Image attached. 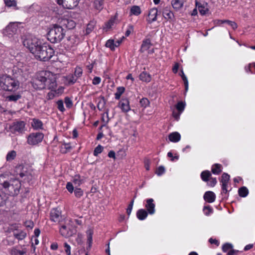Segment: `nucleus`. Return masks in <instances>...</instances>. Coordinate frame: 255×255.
<instances>
[{
    "label": "nucleus",
    "instance_id": "f257e3e1",
    "mask_svg": "<svg viewBox=\"0 0 255 255\" xmlns=\"http://www.w3.org/2000/svg\"><path fill=\"white\" fill-rule=\"evenodd\" d=\"M23 45L40 61H48L54 55V50L49 44L42 43L36 37L27 38L23 41Z\"/></svg>",
    "mask_w": 255,
    "mask_h": 255
},
{
    "label": "nucleus",
    "instance_id": "f03ea898",
    "mask_svg": "<svg viewBox=\"0 0 255 255\" xmlns=\"http://www.w3.org/2000/svg\"><path fill=\"white\" fill-rule=\"evenodd\" d=\"M34 89L41 90L48 89L52 91L55 90L57 87L55 77L49 71L42 72L31 82Z\"/></svg>",
    "mask_w": 255,
    "mask_h": 255
},
{
    "label": "nucleus",
    "instance_id": "7ed1b4c3",
    "mask_svg": "<svg viewBox=\"0 0 255 255\" xmlns=\"http://www.w3.org/2000/svg\"><path fill=\"white\" fill-rule=\"evenodd\" d=\"M0 185H2L5 192L9 196H17L20 191L21 184L20 181L16 178L8 179L6 175H0Z\"/></svg>",
    "mask_w": 255,
    "mask_h": 255
},
{
    "label": "nucleus",
    "instance_id": "20e7f679",
    "mask_svg": "<svg viewBox=\"0 0 255 255\" xmlns=\"http://www.w3.org/2000/svg\"><path fill=\"white\" fill-rule=\"evenodd\" d=\"M65 35V31L62 26L55 24L47 33V39L52 43L60 42Z\"/></svg>",
    "mask_w": 255,
    "mask_h": 255
},
{
    "label": "nucleus",
    "instance_id": "39448f33",
    "mask_svg": "<svg viewBox=\"0 0 255 255\" xmlns=\"http://www.w3.org/2000/svg\"><path fill=\"white\" fill-rule=\"evenodd\" d=\"M14 173L16 175H19L23 179L24 182H27L29 184L32 180V171L27 166L23 165H17L14 169Z\"/></svg>",
    "mask_w": 255,
    "mask_h": 255
},
{
    "label": "nucleus",
    "instance_id": "423d86ee",
    "mask_svg": "<svg viewBox=\"0 0 255 255\" xmlns=\"http://www.w3.org/2000/svg\"><path fill=\"white\" fill-rule=\"evenodd\" d=\"M0 85L5 91H14L19 88V82L9 76H5L0 80Z\"/></svg>",
    "mask_w": 255,
    "mask_h": 255
},
{
    "label": "nucleus",
    "instance_id": "0eeeda50",
    "mask_svg": "<svg viewBox=\"0 0 255 255\" xmlns=\"http://www.w3.org/2000/svg\"><path fill=\"white\" fill-rule=\"evenodd\" d=\"M25 123L22 121H15L8 127L7 131L15 135L23 134L25 131Z\"/></svg>",
    "mask_w": 255,
    "mask_h": 255
},
{
    "label": "nucleus",
    "instance_id": "6e6552de",
    "mask_svg": "<svg viewBox=\"0 0 255 255\" xmlns=\"http://www.w3.org/2000/svg\"><path fill=\"white\" fill-rule=\"evenodd\" d=\"M44 138V134L40 132H32L27 136V142L30 145H35L40 143Z\"/></svg>",
    "mask_w": 255,
    "mask_h": 255
},
{
    "label": "nucleus",
    "instance_id": "1a4fd4ad",
    "mask_svg": "<svg viewBox=\"0 0 255 255\" xmlns=\"http://www.w3.org/2000/svg\"><path fill=\"white\" fill-rule=\"evenodd\" d=\"M59 232L63 237L68 238L75 234L76 230L69 224H68L62 225L59 229Z\"/></svg>",
    "mask_w": 255,
    "mask_h": 255
},
{
    "label": "nucleus",
    "instance_id": "9d476101",
    "mask_svg": "<svg viewBox=\"0 0 255 255\" xmlns=\"http://www.w3.org/2000/svg\"><path fill=\"white\" fill-rule=\"evenodd\" d=\"M57 3L67 9H73L78 4L79 0H56Z\"/></svg>",
    "mask_w": 255,
    "mask_h": 255
},
{
    "label": "nucleus",
    "instance_id": "9b49d317",
    "mask_svg": "<svg viewBox=\"0 0 255 255\" xmlns=\"http://www.w3.org/2000/svg\"><path fill=\"white\" fill-rule=\"evenodd\" d=\"M145 201V207L146 211L149 215L154 214L155 212V204L154 203V200L152 198H149L146 199Z\"/></svg>",
    "mask_w": 255,
    "mask_h": 255
},
{
    "label": "nucleus",
    "instance_id": "f8f14e48",
    "mask_svg": "<svg viewBox=\"0 0 255 255\" xmlns=\"http://www.w3.org/2000/svg\"><path fill=\"white\" fill-rule=\"evenodd\" d=\"M61 211L57 208H53L50 211V220L54 222H59L61 219Z\"/></svg>",
    "mask_w": 255,
    "mask_h": 255
},
{
    "label": "nucleus",
    "instance_id": "ddd939ff",
    "mask_svg": "<svg viewBox=\"0 0 255 255\" xmlns=\"http://www.w3.org/2000/svg\"><path fill=\"white\" fill-rule=\"evenodd\" d=\"M118 106L124 113H127L130 110L129 102L127 98H122L119 102Z\"/></svg>",
    "mask_w": 255,
    "mask_h": 255
},
{
    "label": "nucleus",
    "instance_id": "4468645a",
    "mask_svg": "<svg viewBox=\"0 0 255 255\" xmlns=\"http://www.w3.org/2000/svg\"><path fill=\"white\" fill-rule=\"evenodd\" d=\"M162 14L163 17L167 20L170 21L173 20V18L174 17V13L171 10V7L166 6L164 8Z\"/></svg>",
    "mask_w": 255,
    "mask_h": 255
},
{
    "label": "nucleus",
    "instance_id": "2eb2a0df",
    "mask_svg": "<svg viewBox=\"0 0 255 255\" xmlns=\"http://www.w3.org/2000/svg\"><path fill=\"white\" fill-rule=\"evenodd\" d=\"M158 10L156 8H151L148 13L147 21L148 23H151L152 22L157 20V15Z\"/></svg>",
    "mask_w": 255,
    "mask_h": 255
},
{
    "label": "nucleus",
    "instance_id": "dca6fc26",
    "mask_svg": "<svg viewBox=\"0 0 255 255\" xmlns=\"http://www.w3.org/2000/svg\"><path fill=\"white\" fill-rule=\"evenodd\" d=\"M61 23L62 26L65 27L68 29H72L74 28L76 26L75 22L70 19H63Z\"/></svg>",
    "mask_w": 255,
    "mask_h": 255
},
{
    "label": "nucleus",
    "instance_id": "f3484780",
    "mask_svg": "<svg viewBox=\"0 0 255 255\" xmlns=\"http://www.w3.org/2000/svg\"><path fill=\"white\" fill-rule=\"evenodd\" d=\"M5 33L9 35L15 34L17 30V26L14 23H10L5 28Z\"/></svg>",
    "mask_w": 255,
    "mask_h": 255
},
{
    "label": "nucleus",
    "instance_id": "a211bd4d",
    "mask_svg": "<svg viewBox=\"0 0 255 255\" xmlns=\"http://www.w3.org/2000/svg\"><path fill=\"white\" fill-rule=\"evenodd\" d=\"M151 41L150 39L146 38L143 40L139 51L143 53L145 51L149 49L151 46Z\"/></svg>",
    "mask_w": 255,
    "mask_h": 255
},
{
    "label": "nucleus",
    "instance_id": "6ab92c4d",
    "mask_svg": "<svg viewBox=\"0 0 255 255\" xmlns=\"http://www.w3.org/2000/svg\"><path fill=\"white\" fill-rule=\"evenodd\" d=\"M204 200L208 203H213L216 199V195L212 191H207L204 195Z\"/></svg>",
    "mask_w": 255,
    "mask_h": 255
},
{
    "label": "nucleus",
    "instance_id": "aec40b11",
    "mask_svg": "<svg viewBox=\"0 0 255 255\" xmlns=\"http://www.w3.org/2000/svg\"><path fill=\"white\" fill-rule=\"evenodd\" d=\"M43 126V123L40 120L35 118L32 120L31 126L34 129H42Z\"/></svg>",
    "mask_w": 255,
    "mask_h": 255
},
{
    "label": "nucleus",
    "instance_id": "412c9836",
    "mask_svg": "<svg viewBox=\"0 0 255 255\" xmlns=\"http://www.w3.org/2000/svg\"><path fill=\"white\" fill-rule=\"evenodd\" d=\"M105 0H94L93 7L98 11H101L104 7Z\"/></svg>",
    "mask_w": 255,
    "mask_h": 255
},
{
    "label": "nucleus",
    "instance_id": "4be33fe9",
    "mask_svg": "<svg viewBox=\"0 0 255 255\" xmlns=\"http://www.w3.org/2000/svg\"><path fill=\"white\" fill-rule=\"evenodd\" d=\"M185 105V103L182 101L179 102L176 104V110L179 112V114L176 113V121L179 119L180 115L184 111Z\"/></svg>",
    "mask_w": 255,
    "mask_h": 255
},
{
    "label": "nucleus",
    "instance_id": "5701e85b",
    "mask_svg": "<svg viewBox=\"0 0 255 255\" xmlns=\"http://www.w3.org/2000/svg\"><path fill=\"white\" fill-rule=\"evenodd\" d=\"M148 213L143 209H140L136 212V217L139 220H144L147 217Z\"/></svg>",
    "mask_w": 255,
    "mask_h": 255
},
{
    "label": "nucleus",
    "instance_id": "b1692460",
    "mask_svg": "<svg viewBox=\"0 0 255 255\" xmlns=\"http://www.w3.org/2000/svg\"><path fill=\"white\" fill-rule=\"evenodd\" d=\"M65 79V84L67 86H70L74 84L77 80V79L73 74L66 76Z\"/></svg>",
    "mask_w": 255,
    "mask_h": 255
},
{
    "label": "nucleus",
    "instance_id": "393cba45",
    "mask_svg": "<svg viewBox=\"0 0 255 255\" xmlns=\"http://www.w3.org/2000/svg\"><path fill=\"white\" fill-rule=\"evenodd\" d=\"M72 181L76 186H79L84 182V177H81L79 174H76L73 177Z\"/></svg>",
    "mask_w": 255,
    "mask_h": 255
},
{
    "label": "nucleus",
    "instance_id": "a878e982",
    "mask_svg": "<svg viewBox=\"0 0 255 255\" xmlns=\"http://www.w3.org/2000/svg\"><path fill=\"white\" fill-rule=\"evenodd\" d=\"M139 77L140 80L145 82H149L151 80V75L145 71L142 72Z\"/></svg>",
    "mask_w": 255,
    "mask_h": 255
},
{
    "label": "nucleus",
    "instance_id": "bb28decb",
    "mask_svg": "<svg viewBox=\"0 0 255 255\" xmlns=\"http://www.w3.org/2000/svg\"><path fill=\"white\" fill-rule=\"evenodd\" d=\"M21 95L19 93H17L15 94H11L9 96H6V100L8 102H16L19 99H21Z\"/></svg>",
    "mask_w": 255,
    "mask_h": 255
},
{
    "label": "nucleus",
    "instance_id": "cd10ccee",
    "mask_svg": "<svg viewBox=\"0 0 255 255\" xmlns=\"http://www.w3.org/2000/svg\"><path fill=\"white\" fill-rule=\"evenodd\" d=\"M11 255H27V251L26 249L18 250L15 248H13L11 250Z\"/></svg>",
    "mask_w": 255,
    "mask_h": 255
},
{
    "label": "nucleus",
    "instance_id": "c85d7f7f",
    "mask_svg": "<svg viewBox=\"0 0 255 255\" xmlns=\"http://www.w3.org/2000/svg\"><path fill=\"white\" fill-rule=\"evenodd\" d=\"M195 4L196 6H198L199 12L201 15L206 14L207 12L209 11V9L207 8H206L197 0H195Z\"/></svg>",
    "mask_w": 255,
    "mask_h": 255
},
{
    "label": "nucleus",
    "instance_id": "c756f323",
    "mask_svg": "<svg viewBox=\"0 0 255 255\" xmlns=\"http://www.w3.org/2000/svg\"><path fill=\"white\" fill-rule=\"evenodd\" d=\"M211 176V173L208 170L203 171L201 173V178L204 182H208L209 181V179Z\"/></svg>",
    "mask_w": 255,
    "mask_h": 255
},
{
    "label": "nucleus",
    "instance_id": "7c9ffc66",
    "mask_svg": "<svg viewBox=\"0 0 255 255\" xmlns=\"http://www.w3.org/2000/svg\"><path fill=\"white\" fill-rule=\"evenodd\" d=\"M211 171L214 174H219L222 172V165L218 163L214 164L212 166Z\"/></svg>",
    "mask_w": 255,
    "mask_h": 255
},
{
    "label": "nucleus",
    "instance_id": "2f4dec72",
    "mask_svg": "<svg viewBox=\"0 0 255 255\" xmlns=\"http://www.w3.org/2000/svg\"><path fill=\"white\" fill-rule=\"evenodd\" d=\"M141 9L139 6L133 5L131 7L130 10V14L137 16L141 13Z\"/></svg>",
    "mask_w": 255,
    "mask_h": 255
},
{
    "label": "nucleus",
    "instance_id": "473e14b6",
    "mask_svg": "<svg viewBox=\"0 0 255 255\" xmlns=\"http://www.w3.org/2000/svg\"><path fill=\"white\" fill-rule=\"evenodd\" d=\"M125 88L124 87H118L117 88V92L115 94V98L116 100H119L121 95L124 93Z\"/></svg>",
    "mask_w": 255,
    "mask_h": 255
},
{
    "label": "nucleus",
    "instance_id": "72a5a7b5",
    "mask_svg": "<svg viewBox=\"0 0 255 255\" xmlns=\"http://www.w3.org/2000/svg\"><path fill=\"white\" fill-rule=\"evenodd\" d=\"M238 193L240 197H246L249 194V190L246 187L243 186L239 189Z\"/></svg>",
    "mask_w": 255,
    "mask_h": 255
},
{
    "label": "nucleus",
    "instance_id": "f704fd0d",
    "mask_svg": "<svg viewBox=\"0 0 255 255\" xmlns=\"http://www.w3.org/2000/svg\"><path fill=\"white\" fill-rule=\"evenodd\" d=\"M95 26V22L94 21H90L87 25L85 34H90L94 29Z\"/></svg>",
    "mask_w": 255,
    "mask_h": 255
},
{
    "label": "nucleus",
    "instance_id": "c9c22d12",
    "mask_svg": "<svg viewBox=\"0 0 255 255\" xmlns=\"http://www.w3.org/2000/svg\"><path fill=\"white\" fill-rule=\"evenodd\" d=\"M179 75L182 77V79L184 82L185 89L186 91H187L188 88V82L187 77L185 75L183 71L181 70L179 73Z\"/></svg>",
    "mask_w": 255,
    "mask_h": 255
},
{
    "label": "nucleus",
    "instance_id": "e433bc0d",
    "mask_svg": "<svg viewBox=\"0 0 255 255\" xmlns=\"http://www.w3.org/2000/svg\"><path fill=\"white\" fill-rule=\"evenodd\" d=\"M68 40L71 41L72 45H77L80 42V38L76 35H73L68 38Z\"/></svg>",
    "mask_w": 255,
    "mask_h": 255
},
{
    "label": "nucleus",
    "instance_id": "4c0bfd02",
    "mask_svg": "<svg viewBox=\"0 0 255 255\" xmlns=\"http://www.w3.org/2000/svg\"><path fill=\"white\" fill-rule=\"evenodd\" d=\"M106 101L104 97H102L101 100L98 102L97 108L99 111H102L106 105Z\"/></svg>",
    "mask_w": 255,
    "mask_h": 255
},
{
    "label": "nucleus",
    "instance_id": "58836bf2",
    "mask_svg": "<svg viewBox=\"0 0 255 255\" xmlns=\"http://www.w3.org/2000/svg\"><path fill=\"white\" fill-rule=\"evenodd\" d=\"M16 155V151L14 150H11L7 153L6 156V159L8 161H11L15 158Z\"/></svg>",
    "mask_w": 255,
    "mask_h": 255
},
{
    "label": "nucleus",
    "instance_id": "ea45409f",
    "mask_svg": "<svg viewBox=\"0 0 255 255\" xmlns=\"http://www.w3.org/2000/svg\"><path fill=\"white\" fill-rule=\"evenodd\" d=\"M13 235L14 237L18 240H22L26 237V234L23 231H20L18 233H14Z\"/></svg>",
    "mask_w": 255,
    "mask_h": 255
},
{
    "label": "nucleus",
    "instance_id": "a19ab883",
    "mask_svg": "<svg viewBox=\"0 0 255 255\" xmlns=\"http://www.w3.org/2000/svg\"><path fill=\"white\" fill-rule=\"evenodd\" d=\"M105 46L107 47L110 48L111 50H114L116 48L115 47V41L113 39H109L107 40Z\"/></svg>",
    "mask_w": 255,
    "mask_h": 255
},
{
    "label": "nucleus",
    "instance_id": "79ce46f5",
    "mask_svg": "<svg viewBox=\"0 0 255 255\" xmlns=\"http://www.w3.org/2000/svg\"><path fill=\"white\" fill-rule=\"evenodd\" d=\"M83 73V71L81 68L79 67H77L75 69L74 74H73L75 76V77L78 79V78L81 77Z\"/></svg>",
    "mask_w": 255,
    "mask_h": 255
},
{
    "label": "nucleus",
    "instance_id": "37998d69",
    "mask_svg": "<svg viewBox=\"0 0 255 255\" xmlns=\"http://www.w3.org/2000/svg\"><path fill=\"white\" fill-rule=\"evenodd\" d=\"M104 149V147L101 145H98L94 149L93 154L95 156H97L99 154L101 153Z\"/></svg>",
    "mask_w": 255,
    "mask_h": 255
},
{
    "label": "nucleus",
    "instance_id": "c03bdc74",
    "mask_svg": "<svg viewBox=\"0 0 255 255\" xmlns=\"http://www.w3.org/2000/svg\"><path fill=\"white\" fill-rule=\"evenodd\" d=\"M203 210L206 216H209L213 211V209L209 205L204 206Z\"/></svg>",
    "mask_w": 255,
    "mask_h": 255
},
{
    "label": "nucleus",
    "instance_id": "a18cd8bd",
    "mask_svg": "<svg viewBox=\"0 0 255 255\" xmlns=\"http://www.w3.org/2000/svg\"><path fill=\"white\" fill-rule=\"evenodd\" d=\"M140 104L141 107L146 108L149 105V100L146 98H143L140 100Z\"/></svg>",
    "mask_w": 255,
    "mask_h": 255
},
{
    "label": "nucleus",
    "instance_id": "49530a36",
    "mask_svg": "<svg viewBox=\"0 0 255 255\" xmlns=\"http://www.w3.org/2000/svg\"><path fill=\"white\" fill-rule=\"evenodd\" d=\"M74 194L77 198H80L83 195V191L81 188H75L74 190Z\"/></svg>",
    "mask_w": 255,
    "mask_h": 255
},
{
    "label": "nucleus",
    "instance_id": "de8ad7c7",
    "mask_svg": "<svg viewBox=\"0 0 255 255\" xmlns=\"http://www.w3.org/2000/svg\"><path fill=\"white\" fill-rule=\"evenodd\" d=\"M56 103L58 109L61 112H64L65 109L64 107L63 101L62 100H58Z\"/></svg>",
    "mask_w": 255,
    "mask_h": 255
},
{
    "label": "nucleus",
    "instance_id": "09e8293b",
    "mask_svg": "<svg viewBox=\"0 0 255 255\" xmlns=\"http://www.w3.org/2000/svg\"><path fill=\"white\" fill-rule=\"evenodd\" d=\"M233 245L230 243H226L222 246V250L224 252H227L233 248Z\"/></svg>",
    "mask_w": 255,
    "mask_h": 255
},
{
    "label": "nucleus",
    "instance_id": "8fccbe9b",
    "mask_svg": "<svg viewBox=\"0 0 255 255\" xmlns=\"http://www.w3.org/2000/svg\"><path fill=\"white\" fill-rule=\"evenodd\" d=\"M64 102L66 107L68 108H71L73 106V102L71 99L68 97L65 98Z\"/></svg>",
    "mask_w": 255,
    "mask_h": 255
},
{
    "label": "nucleus",
    "instance_id": "3c124183",
    "mask_svg": "<svg viewBox=\"0 0 255 255\" xmlns=\"http://www.w3.org/2000/svg\"><path fill=\"white\" fill-rule=\"evenodd\" d=\"M230 175L226 173H224L222 176L221 179V182H227L228 183L230 180Z\"/></svg>",
    "mask_w": 255,
    "mask_h": 255
},
{
    "label": "nucleus",
    "instance_id": "603ef678",
    "mask_svg": "<svg viewBox=\"0 0 255 255\" xmlns=\"http://www.w3.org/2000/svg\"><path fill=\"white\" fill-rule=\"evenodd\" d=\"M64 145V150H63V147H61L60 151L63 153H66L68 151L71 149L72 147L70 146V143H65Z\"/></svg>",
    "mask_w": 255,
    "mask_h": 255
},
{
    "label": "nucleus",
    "instance_id": "864d4df0",
    "mask_svg": "<svg viewBox=\"0 0 255 255\" xmlns=\"http://www.w3.org/2000/svg\"><path fill=\"white\" fill-rule=\"evenodd\" d=\"M5 5L8 7L15 6L16 5V2L14 0H4Z\"/></svg>",
    "mask_w": 255,
    "mask_h": 255
},
{
    "label": "nucleus",
    "instance_id": "5fc2aeb1",
    "mask_svg": "<svg viewBox=\"0 0 255 255\" xmlns=\"http://www.w3.org/2000/svg\"><path fill=\"white\" fill-rule=\"evenodd\" d=\"M165 172V168L163 166H159L155 172V173L158 176H161Z\"/></svg>",
    "mask_w": 255,
    "mask_h": 255
},
{
    "label": "nucleus",
    "instance_id": "6e6d98bb",
    "mask_svg": "<svg viewBox=\"0 0 255 255\" xmlns=\"http://www.w3.org/2000/svg\"><path fill=\"white\" fill-rule=\"evenodd\" d=\"M64 248L65 253L67 255H71V247L69 245H68L67 243H64Z\"/></svg>",
    "mask_w": 255,
    "mask_h": 255
},
{
    "label": "nucleus",
    "instance_id": "4d7b16f0",
    "mask_svg": "<svg viewBox=\"0 0 255 255\" xmlns=\"http://www.w3.org/2000/svg\"><path fill=\"white\" fill-rule=\"evenodd\" d=\"M133 203L134 199H132L127 209V213L128 216H129L131 212L133 205Z\"/></svg>",
    "mask_w": 255,
    "mask_h": 255
},
{
    "label": "nucleus",
    "instance_id": "13d9d810",
    "mask_svg": "<svg viewBox=\"0 0 255 255\" xmlns=\"http://www.w3.org/2000/svg\"><path fill=\"white\" fill-rule=\"evenodd\" d=\"M209 182L208 183V185L211 187H214L217 184V180L216 178L212 177V176L210 178Z\"/></svg>",
    "mask_w": 255,
    "mask_h": 255
},
{
    "label": "nucleus",
    "instance_id": "bf43d9fd",
    "mask_svg": "<svg viewBox=\"0 0 255 255\" xmlns=\"http://www.w3.org/2000/svg\"><path fill=\"white\" fill-rule=\"evenodd\" d=\"M225 23L230 25L234 30L237 28L238 25L237 23L234 21H232L229 20H225Z\"/></svg>",
    "mask_w": 255,
    "mask_h": 255
},
{
    "label": "nucleus",
    "instance_id": "052dcab7",
    "mask_svg": "<svg viewBox=\"0 0 255 255\" xmlns=\"http://www.w3.org/2000/svg\"><path fill=\"white\" fill-rule=\"evenodd\" d=\"M66 188L70 193H73V192L74 191L73 185L72 183L70 182L67 183Z\"/></svg>",
    "mask_w": 255,
    "mask_h": 255
},
{
    "label": "nucleus",
    "instance_id": "680f3d73",
    "mask_svg": "<svg viewBox=\"0 0 255 255\" xmlns=\"http://www.w3.org/2000/svg\"><path fill=\"white\" fill-rule=\"evenodd\" d=\"M5 201V195L2 193L0 192V207L4 204Z\"/></svg>",
    "mask_w": 255,
    "mask_h": 255
},
{
    "label": "nucleus",
    "instance_id": "e2e57ef3",
    "mask_svg": "<svg viewBox=\"0 0 255 255\" xmlns=\"http://www.w3.org/2000/svg\"><path fill=\"white\" fill-rule=\"evenodd\" d=\"M101 79L99 77H95L92 81V84L95 85H98L100 83Z\"/></svg>",
    "mask_w": 255,
    "mask_h": 255
},
{
    "label": "nucleus",
    "instance_id": "0e129e2a",
    "mask_svg": "<svg viewBox=\"0 0 255 255\" xmlns=\"http://www.w3.org/2000/svg\"><path fill=\"white\" fill-rule=\"evenodd\" d=\"M108 112H109V110H107V111L105 113V114H106V116H107V120L106 121H105V120H104V118L103 117L102 118V121L103 122H105L106 124H104V125H102L101 126V127L100 128V129H102L103 127L106 126V124H107L109 122V121L110 120V119H109V116H108Z\"/></svg>",
    "mask_w": 255,
    "mask_h": 255
},
{
    "label": "nucleus",
    "instance_id": "69168bd1",
    "mask_svg": "<svg viewBox=\"0 0 255 255\" xmlns=\"http://www.w3.org/2000/svg\"><path fill=\"white\" fill-rule=\"evenodd\" d=\"M169 139L173 142H175V132H173L169 135Z\"/></svg>",
    "mask_w": 255,
    "mask_h": 255
},
{
    "label": "nucleus",
    "instance_id": "338daca9",
    "mask_svg": "<svg viewBox=\"0 0 255 255\" xmlns=\"http://www.w3.org/2000/svg\"><path fill=\"white\" fill-rule=\"evenodd\" d=\"M209 242L211 244H215L217 246H218L219 245V242L218 240L216 239H213L212 238H210L209 240Z\"/></svg>",
    "mask_w": 255,
    "mask_h": 255
},
{
    "label": "nucleus",
    "instance_id": "774afa93",
    "mask_svg": "<svg viewBox=\"0 0 255 255\" xmlns=\"http://www.w3.org/2000/svg\"><path fill=\"white\" fill-rule=\"evenodd\" d=\"M238 252L239 251L238 250H235L232 249L230 251L228 252L227 255H235V254H237Z\"/></svg>",
    "mask_w": 255,
    "mask_h": 255
}]
</instances>
